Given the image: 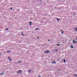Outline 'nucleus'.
Masks as SVG:
<instances>
[{"label": "nucleus", "instance_id": "1", "mask_svg": "<svg viewBox=\"0 0 77 77\" xmlns=\"http://www.w3.org/2000/svg\"><path fill=\"white\" fill-rule=\"evenodd\" d=\"M22 73V71L21 70H19L17 72V73H18V74H20V73Z\"/></svg>", "mask_w": 77, "mask_h": 77}, {"label": "nucleus", "instance_id": "2", "mask_svg": "<svg viewBox=\"0 0 77 77\" xmlns=\"http://www.w3.org/2000/svg\"><path fill=\"white\" fill-rule=\"evenodd\" d=\"M50 53L49 51H46L45 52V54H47V53Z\"/></svg>", "mask_w": 77, "mask_h": 77}, {"label": "nucleus", "instance_id": "3", "mask_svg": "<svg viewBox=\"0 0 77 77\" xmlns=\"http://www.w3.org/2000/svg\"><path fill=\"white\" fill-rule=\"evenodd\" d=\"M5 73V72H3L2 73L0 74V75H2Z\"/></svg>", "mask_w": 77, "mask_h": 77}, {"label": "nucleus", "instance_id": "4", "mask_svg": "<svg viewBox=\"0 0 77 77\" xmlns=\"http://www.w3.org/2000/svg\"><path fill=\"white\" fill-rule=\"evenodd\" d=\"M8 60H9L11 62V60H12L9 57H8Z\"/></svg>", "mask_w": 77, "mask_h": 77}, {"label": "nucleus", "instance_id": "5", "mask_svg": "<svg viewBox=\"0 0 77 77\" xmlns=\"http://www.w3.org/2000/svg\"><path fill=\"white\" fill-rule=\"evenodd\" d=\"M29 25L30 26L32 25V22H29Z\"/></svg>", "mask_w": 77, "mask_h": 77}, {"label": "nucleus", "instance_id": "6", "mask_svg": "<svg viewBox=\"0 0 77 77\" xmlns=\"http://www.w3.org/2000/svg\"><path fill=\"white\" fill-rule=\"evenodd\" d=\"M58 51V49H55V52H57Z\"/></svg>", "mask_w": 77, "mask_h": 77}, {"label": "nucleus", "instance_id": "7", "mask_svg": "<svg viewBox=\"0 0 77 77\" xmlns=\"http://www.w3.org/2000/svg\"><path fill=\"white\" fill-rule=\"evenodd\" d=\"M74 29H75V30H76V32H77V28H74Z\"/></svg>", "mask_w": 77, "mask_h": 77}, {"label": "nucleus", "instance_id": "8", "mask_svg": "<svg viewBox=\"0 0 77 77\" xmlns=\"http://www.w3.org/2000/svg\"><path fill=\"white\" fill-rule=\"evenodd\" d=\"M11 51H7V53H10V52H11Z\"/></svg>", "mask_w": 77, "mask_h": 77}, {"label": "nucleus", "instance_id": "9", "mask_svg": "<svg viewBox=\"0 0 77 77\" xmlns=\"http://www.w3.org/2000/svg\"><path fill=\"white\" fill-rule=\"evenodd\" d=\"M73 42V44H75V43L77 42V41H75V42Z\"/></svg>", "mask_w": 77, "mask_h": 77}, {"label": "nucleus", "instance_id": "10", "mask_svg": "<svg viewBox=\"0 0 77 77\" xmlns=\"http://www.w3.org/2000/svg\"><path fill=\"white\" fill-rule=\"evenodd\" d=\"M28 72H29V73H30V72H31V71H30V70H29Z\"/></svg>", "mask_w": 77, "mask_h": 77}, {"label": "nucleus", "instance_id": "11", "mask_svg": "<svg viewBox=\"0 0 77 77\" xmlns=\"http://www.w3.org/2000/svg\"><path fill=\"white\" fill-rule=\"evenodd\" d=\"M57 20L58 21H59V20H60V19H57Z\"/></svg>", "mask_w": 77, "mask_h": 77}, {"label": "nucleus", "instance_id": "12", "mask_svg": "<svg viewBox=\"0 0 77 77\" xmlns=\"http://www.w3.org/2000/svg\"><path fill=\"white\" fill-rule=\"evenodd\" d=\"M18 63H21V61H18Z\"/></svg>", "mask_w": 77, "mask_h": 77}, {"label": "nucleus", "instance_id": "13", "mask_svg": "<svg viewBox=\"0 0 77 77\" xmlns=\"http://www.w3.org/2000/svg\"><path fill=\"white\" fill-rule=\"evenodd\" d=\"M74 76H75V77H77V75H76V74H74Z\"/></svg>", "mask_w": 77, "mask_h": 77}, {"label": "nucleus", "instance_id": "14", "mask_svg": "<svg viewBox=\"0 0 77 77\" xmlns=\"http://www.w3.org/2000/svg\"><path fill=\"white\" fill-rule=\"evenodd\" d=\"M70 47L71 48H74V47L72 46H71Z\"/></svg>", "mask_w": 77, "mask_h": 77}, {"label": "nucleus", "instance_id": "15", "mask_svg": "<svg viewBox=\"0 0 77 77\" xmlns=\"http://www.w3.org/2000/svg\"><path fill=\"white\" fill-rule=\"evenodd\" d=\"M35 30H38V28H36L35 29Z\"/></svg>", "mask_w": 77, "mask_h": 77}, {"label": "nucleus", "instance_id": "16", "mask_svg": "<svg viewBox=\"0 0 77 77\" xmlns=\"http://www.w3.org/2000/svg\"><path fill=\"white\" fill-rule=\"evenodd\" d=\"M64 32V31H63V32H61V34H63Z\"/></svg>", "mask_w": 77, "mask_h": 77}, {"label": "nucleus", "instance_id": "17", "mask_svg": "<svg viewBox=\"0 0 77 77\" xmlns=\"http://www.w3.org/2000/svg\"><path fill=\"white\" fill-rule=\"evenodd\" d=\"M57 45H58V46H59V45H60V44H57Z\"/></svg>", "mask_w": 77, "mask_h": 77}, {"label": "nucleus", "instance_id": "18", "mask_svg": "<svg viewBox=\"0 0 77 77\" xmlns=\"http://www.w3.org/2000/svg\"><path fill=\"white\" fill-rule=\"evenodd\" d=\"M63 61L65 62V59H64Z\"/></svg>", "mask_w": 77, "mask_h": 77}, {"label": "nucleus", "instance_id": "19", "mask_svg": "<svg viewBox=\"0 0 77 77\" xmlns=\"http://www.w3.org/2000/svg\"><path fill=\"white\" fill-rule=\"evenodd\" d=\"M10 9H11V10H12V7H11L10 8Z\"/></svg>", "mask_w": 77, "mask_h": 77}, {"label": "nucleus", "instance_id": "20", "mask_svg": "<svg viewBox=\"0 0 77 77\" xmlns=\"http://www.w3.org/2000/svg\"><path fill=\"white\" fill-rule=\"evenodd\" d=\"M5 30H8V28H7V29H6Z\"/></svg>", "mask_w": 77, "mask_h": 77}, {"label": "nucleus", "instance_id": "21", "mask_svg": "<svg viewBox=\"0 0 77 77\" xmlns=\"http://www.w3.org/2000/svg\"><path fill=\"white\" fill-rule=\"evenodd\" d=\"M51 41V40L49 39V40H48V41Z\"/></svg>", "mask_w": 77, "mask_h": 77}, {"label": "nucleus", "instance_id": "22", "mask_svg": "<svg viewBox=\"0 0 77 77\" xmlns=\"http://www.w3.org/2000/svg\"><path fill=\"white\" fill-rule=\"evenodd\" d=\"M53 62L54 63H56V62L55 61H54V62Z\"/></svg>", "mask_w": 77, "mask_h": 77}, {"label": "nucleus", "instance_id": "23", "mask_svg": "<svg viewBox=\"0 0 77 77\" xmlns=\"http://www.w3.org/2000/svg\"><path fill=\"white\" fill-rule=\"evenodd\" d=\"M21 35H23V32L22 33Z\"/></svg>", "mask_w": 77, "mask_h": 77}, {"label": "nucleus", "instance_id": "24", "mask_svg": "<svg viewBox=\"0 0 77 77\" xmlns=\"http://www.w3.org/2000/svg\"><path fill=\"white\" fill-rule=\"evenodd\" d=\"M58 71H60V69H58Z\"/></svg>", "mask_w": 77, "mask_h": 77}, {"label": "nucleus", "instance_id": "25", "mask_svg": "<svg viewBox=\"0 0 77 77\" xmlns=\"http://www.w3.org/2000/svg\"><path fill=\"white\" fill-rule=\"evenodd\" d=\"M74 40H73V42H74Z\"/></svg>", "mask_w": 77, "mask_h": 77}, {"label": "nucleus", "instance_id": "26", "mask_svg": "<svg viewBox=\"0 0 77 77\" xmlns=\"http://www.w3.org/2000/svg\"><path fill=\"white\" fill-rule=\"evenodd\" d=\"M38 77H41V76H40V75H38Z\"/></svg>", "mask_w": 77, "mask_h": 77}, {"label": "nucleus", "instance_id": "27", "mask_svg": "<svg viewBox=\"0 0 77 77\" xmlns=\"http://www.w3.org/2000/svg\"><path fill=\"white\" fill-rule=\"evenodd\" d=\"M61 32H63V31H62V30H61Z\"/></svg>", "mask_w": 77, "mask_h": 77}, {"label": "nucleus", "instance_id": "28", "mask_svg": "<svg viewBox=\"0 0 77 77\" xmlns=\"http://www.w3.org/2000/svg\"><path fill=\"white\" fill-rule=\"evenodd\" d=\"M23 36H24V34H23Z\"/></svg>", "mask_w": 77, "mask_h": 77}, {"label": "nucleus", "instance_id": "29", "mask_svg": "<svg viewBox=\"0 0 77 77\" xmlns=\"http://www.w3.org/2000/svg\"><path fill=\"white\" fill-rule=\"evenodd\" d=\"M53 62H52V63H53Z\"/></svg>", "mask_w": 77, "mask_h": 77}, {"label": "nucleus", "instance_id": "30", "mask_svg": "<svg viewBox=\"0 0 77 77\" xmlns=\"http://www.w3.org/2000/svg\"><path fill=\"white\" fill-rule=\"evenodd\" d=\"M37 38H39V37H37Z\"/></svg>", "mask_w": 77, "mask_h": 77}, {"label": "nucleus", "instance_id": "31", "mask_svg": "<svg viewBox=\"0 0 77 77\" xmlns=\"http://www.w3.org/2000/svg\"><path fill=\"white\" fill-rule=\"evenodd\" d=\"M73 17H75V15H74L73 16Z\"/></svg>", "mask_w": 77, "mask_h": 77}, {"label": "nucleus", "instance_id": "32", "mask_svg": "<svg viewBox=\"0 0 77 77\" xmlns=\"http://www.w3.org/2000/svg\"><path fill=\"white\" fill-rule=\"evenodd\" d=\"M75 14H74V15H75Z\"/></svg>", "mask_w": 77, "mask_h": 77}, {"label": "nucleus", "instance_id": "33", "mask_svg": "<svg viewBox=\"0 0 77 77\" xmlns=\"http://www.w3.org/2000/svg\"><path fill=\"white\" fill-rule=\"evenodd\" d=\"M0 55H1V54H0Z\"/></svg>", "mask_w": 77, "mask_h": 77}]
</instances>
